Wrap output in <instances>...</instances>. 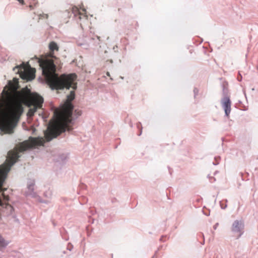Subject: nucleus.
Returning a JSON list of instances; mask_svg holds the SVG:
<instances>
[{"label":"nucleus","instance_id":"nucleus-24","mask_svg":"<svg viewBox=\"0 0 258 258\" xmlns=\"http://www.w3.org/2000/svg\"><path fill=\"white\" fill-rule=\"evenodd\" d=\"M242 80V76L239 73H238V76L237 77V80L238 81H241Z\"/></svg>","mask_w":258,"mask_h":258},{"label":"nucleus","instance_id":"nucleus-23","mask_svg":"<svg viewBox=\"0 0 258 258\" xmlns=\"http://www.w3.org/2000/svg\"><path fill=\"white\" fill-rule=\"evenodd\" d=\"M80 46H85V48H87L88 47V44L87 43H78Z\"/></svg>","mask_w":258,"mask_h":258},{"label":"nucleus","instance_id":"nucleus-30","mask_svg":"<svg viewBox=\"0 0 258 258\" xmlns=\"http://www.w3.org/2000/svg\"><path fill=\"white\" fill-rule=\"evenodd\" d=\"M40 202L41 203H47V201H40Z\"/></svg>","mask_w":258,"mask_h":258},{"label":"nucleus","instance_id":"nucleus-1","mask_svg":"<svg viewBox=\"0 0 258 258\" xmlns=\"http://www.w3.org/2000/svg\"><path fill=\"white\" fill-rule=\"evenodd\" d=\"M75 97V92L71 91L70 94L67 95V99L62 108L60 110L57 109L54 112L53 117L55 119L54 123L52 125L48 126L44 132L45 142H50L66 131H72V125L74 124L75 120L82 114V111L75 108L72 102Z\"/></svg>","mask_w":258,"mask_h":258},{"label":"nucleus","instance_id":"nucleus-9","mask_svg":"<svg viewBox=\"0 0 258 258\" xmlns=\"http://www.w3.org/2000/svg\"><path fill=\"white\" fill-rule=\"evenodd\" d=\"M14 83L11 81H9V85L14 89L17 90L20 88V86L19 84V79L15 78L13 79Z\"/></svg>","mask_w":258,"mask_h":258},{"label":"nucleus","instance_id":"nucleus-5","mask_svg":"<svg viewBox=\"0 0 258 258\" xmlns=\"http://www.w3.org/2000/svg\"><path fill=\"white\" fill-rule=\"evenodd\" d=\"M244 223L241 220H235L232 224L231 230L234 233H238L237 238H239L243 233Z\"/></svg>","mask_w":258,"mask_h":258},{"label":"nucleus","instance_id":"nucleus-29","mask_svg":"<svg viewBox=\"0 0 258 258\" xmlns=\"http://www.w3.org/2000/svg\"><path fill=\"white\" fill-rule=\"evenodd\" d=\"M107 61H109L110 63H113V60L112 59L108 60H107Z\"/></svg>","mask_w":258,"mask_h":258},{"label":"nucleus","instance_id":"nucleus-21","mask_svg":"<svg viewBox=\"0 0 258 258\" xmlns=\"http://www.w3.org/2000/svg\"><path fill=\"white\" fill-rule=\"evenodd\" d=\"M23 90H25L26 91L27 93H30L31 91L28 88V87L27 86L24 87L23 89Z\"/></svg>","mask_w":258,"mask_h":258},{"label":"nucleus","instance_id":"nucleus-3","mask_svg":"<svg viewBox=\"0 0 258 258\" xmlns=\"http://www.w3.org/2000/svg\"><path fill=\"white\" fill-rule=\"evenodd\" d=\"M41 69L42 74L51 90H63L64 88L76 90L77 84L75 81L77 76L75 74H62L56 73V66L51 59H41L36 58Z\"/></svg>","mask_w":258,"mask_h":258},{"label":"nucleus","instance_id":"nucleus-18","mask_svg":"<svg viewBox=\"0 0 258 258\" xmlns=\"http://www.w3.org/2000/svg\"><path fill=\"white\" fill-rule=\"evenodd\" d=\"M220 207H221V209H226V207H227V206L226 204H224L222 203V202H220Z\"/></svg>","mask_w":258,"mask_h":258},{"label":"nucleus","instance_id":"nucleus-25","mask_svg":"<svg viewBox=\"0 0 258 258\" xmlns=\"http://www.w3.org/2000/svg\"><path fill=\"white\" fill-rule=\"evenodd\" d=\"M218 225H219V224H218V223H217L216 224H215L214 225L213 228H214V229L215 230H216V229H217V226H218Z\"/></svg>","mask_w":258,"mask_h":258},{"label":"nucleus","instance_id":"nucleus-35","mask_svg":"<svg viewBox=\"0 0 258 258\" xmlns=\"http://www.w3.org/2000/svg\"><path fill=\"white\" fill-rule=\"evenodd\" d=\"M225 202L227 203V200H225Z\"/></svg>","mask_w":258,"mask_h":258},{"label":"nucleus","instance_id":"nucleus-7","mask_svg":"<svg viewBox=\"0 0 258 258\" xmlns=\"http://www.w3.org/2000/svg\"><path fill=\"white\" fill-rule=\"evenodd\" d=\"M35 185L34 180L29 179L27 181V190L25 192L27 196H30L32 197L36 196V193L34 191V186Z\"/></svg>","mask_w":258,"mask_h":258},{"label":"nucleus","instance_id":"nucleus-6","mask_svg":"<svg viewBox=\"0 0 258 258\" xmlns=\"http://www.w3.org/2000/svg\"><path fill=\"white\" fill-rule=\"evenodd\" d=\"M222 106L224 110L225 115L229 116L231 111V100L229 97L225 95L221 100Z\"/></svg>","mask_w":258,"mask_h":258},{"label":"nucleus","instance_id":"nucleus-10","mask_svg":"<svg viewBox=\"0 0 258 258\" xmlns=\"http://www.w3.org/2000/svg\"><path fill=\"white\" fill-rule=\"evenodd\" d=\"M22 126L24 130L28 131H31L33 135H34L35 132L36 131L35 128L32 125L28 126L25 122L23 123Z\"/></svg>","mask_w":258,"mask_h":258},{"label":"nucleus","instance_id":"nucleus-26","mask_svg":"<svg viewBox=\"0 0 258 258\" xmlns=\"http://www.w3.org/2000/svg\"><path fill=\"white\" fill-rule=\"evenodd\" d=\"M20 4L24 5L25 4L24 0H18Z\"/></svg>","mask_w":258,"mask_h":258},{"label":"nucleus","instance_id":"nucleus-22","mask_svg":"<svg viewBox=\"0 0 258 258\" xmlns=\"http://www.w3.org/2000/svg\"><path fill=\"white\" fill-rule=\"evenodd\" d=\"M194 92L195 94V97L198 94L199 90L197 88H195L194 89Z\"/></svg>","mask_w":258,"mask_h":258},{"label":"nucleus","instance_id":"nucleus-33","mask_svg":"<svg viewBox=\"0 0 258 258\" xmlns=\"http://www.w3.org/2000/svg\"><path fill=\"white\" fill-rule=\"evenodd\" d=\"M63 253L65 254L66 253V251H63Z\"/></svg>","mask_w":258,"mask_h":258},{"label":"nucleus","instance_id":"nucleus-31","mask_svg":"<svg viewBox=\"0 0 258 258\" xmlns=\"http://www.w3.org/2000/svg\"><path fill=\"white\" fill-rule=\"evenodd\" d=\"M107 76H110L109 73L107 72Z\"/></svg>","mask_w":258,"mask_h":258},{"label":"nucleus","instance_id":"nucleus-8","mask_svg":"<svg viewBox=\"0 0 258 258\" xmlns=\"http://www.w3.org/2000/svg\"><path fill=\"white\" fill-rule=\"evenodd\" d=\"M68 156L64 153H59L53 158V160L56 162L64 163L67 160Z\"/></svg>","mask_w":258,"mask_h":258},{"label":"nucleus","instance_id":"nucleus-36","mask_svg":"<svg viewBox=\"0 0 258 258\" xmlns=\"http://www.w3.org/2000/svg\"><path fill=\"white\" fill-rule=\"evenodd\" d=\"M155 256V255H154V256H153L152 258H154Z\"/></svg>","mask_w":258,"mask_h":258},{"label":"nucleus","instance_id":"nucleus-15","mask_svg":"<svg viewBox=\"0 0 258 258\" xmlns=\"http://www.w3.org/2000/svg\"><path fill=\"white\" fill-rule=\"evenodd\" d=\"M43 101V98L42 96L38 95L37 98V102L39 106H42Z\"/></svg>","mask_w":258,"mask_h":258},{"label":"nucleus","instance_id":"nucleus-13","mask_svg":"<svg viewBox=\"0 0 258 258\" xmlns=\"http://www.w3.org/2000/svg\"><path fill=\"white\" fill-rule=\"evenodd\" d=\"M5 208L8 211L9 215H12L14 209V208L11 205H10V204L6 205Z\"/></svg>","mask_w":258,"mask_h":258},{"label":"nucleus","instance_id":"nucleus-2","mask_svg":"<svg viewBox=\"0 0 258 258\" xmlns=\"http://www.w3.org/2000/svg\"><path fill=\"white\" fill-rule=\"evenodd\" d=\"M0 96V113L6 118L2 122L1 131L4 134H12L17 125L20 116L24 111L21 100L17 94L12 93L6 86Z\"/></svg>","mask_w":258,"mask_h":258},{"label":"nucleus","instance_id":"nucleus-4","mask_svg":"<svg viewBox=\"0 0 258 258\" xmlns=\"http://www.w3.org/2000/svg\"><path fill=\"white\" fill-rule=\"evenodd\" d=\"M25 66L24 62L22 64L17 65L15 68H13V71H15L17 69L18 71L20 72V77L21 78L26 82L31 81L34 80L35 78V70H34V72H25L24 71H22V70H25Z\"/></svg>","mask_w":258,"mask_h":258},{"label":"nucleus","instance_id":"nucleus-20","mask_svg":"<svg viewBox=\"0 0 258 258\" xmlns=\"http://www.w3.org/2000/svg\"><path fill=\"white\" fill-rule=\"evenodd\" d=\"M208 177L210 179V181L211 182H213V181L216 180V179L215 177H210L209 175H208Z\"/></svg>","mask_w":258,"mask_h":258},{"label":"nucleus","instance_id":"nucleus-16","mask_svg":"<svg viewBox=\"0 0 258 258\" xmlns=\"http://www.w3.org/2000/svg\"><path fill=\"white\" fill-rule=\"evenodd\" d=\"M137 128L140 131V133L139 134V136H141V134H142V129H143V127H142V124L140 122H138L137 123Z\"/></svg>","mask_w":258,"mask_h":258},{"label":"nucleus","instance_id":"nucleus-34","mask_svg":"<svg viewBox=\"0 0 258 258\" xmlns=\"http://www.w3.org/2000/svg\"><path fill=\"white\" fill-rule=\"evenodd\" d=\"M37 3H34V5L36 6Z\"/></svg>","mask_w":258,"mask_h":258},{"label":"nucleus","instance_id":"nucleus-17","mask_svg":"<svg viewBox=\"0 0 258 258\" xmlns=\"http://www.w3.org/2000/svg\"><path fill=\"white\" fill-rule=\"evenodd\" d=\"M73 248V245L71 243H69L67 246V250H69L70 251H71L72 249Z\"/></svg>","mask_w":258,"mask_h":258},{"label":"nucleus","instance_id":"nucleus-28","mask_svg":"<svg viewBox=\"0 0 258 258\" xmlns=\"http://www.w3.org/2000/svg\"><path fill=\"white\" fill-rule=\"evenodd\" d=\"M29 7V8H30L31 9H33V5H32V4H30Z\"/></svg>","mask_w":258,"mask_h":258},{"label":"nucleus","instance_id":"nucleus-12","mask_svg":"<svg viewBox=\"0 0 258 258\" xmlns=\"http://www.w3.org/2000/svg\"><path fill=\"white\" fill-rule=\"evenodd\" d=\"M37 111V108L34 107L33 108H30L28 113H27V116H28V119L29 120L30 117H32L34 113Z\"/></svg>","mask_w":258,"mask_h":258},{"label":"nucleus","instance_id":"nucleus-27","mask_svg":"<svg viewBox=\"0 0 258 258\" xmlns=\"http://www.w3.org/2000/svg\"><path fill=\"white\" fill-rule=\"evenodd\" d=\"M164 237H166V236H162L160 238V240L161 241H164V240L163 239V238H164Z\"/></svg>","mask_w":258,"mask_h":258},{"label":"nucleus","instance_id":"nucleus-19","mask_svg":"<svg viewBox=\"0 0 258 258\" xmlns=\"http://www.w3.org/2000/svg\"><path fill=\"white\" fill-rule=\"evenodd\" d=\"M220 158V157H215V160H216V162H213V164L214 165H216L217 164H218V159H219Z\"/></svg>","mask_w":258,"mask_h":258},{"label":"nucleus","instance_id":"nucleus-32","mask_svg":"<svg viewBox=\"0 0 258 258\" xmlns=\"http://www.w3.org/2000/svg\"><path fill=\"white\" fill-rule=\"evenodd\" d=\"M53 57L55 59H57V58L54 56H53Z\"/></svg>","mask_w":258,"mask_h":258},{"label":"nucleus","instance_id":"nucleus-11","mask_svg":"<svg viewBox=\"0 0 258 258\" xmlns=\"http://www.w3.org/2000/svg\"><path fill=\"white\" fill-rule=\"evenodd\" d=\"M49 48L51 52H53L54 50H58V47L56 42L54 41L51 42L49 44Z\"/></svg>","mask_w":258,"mask_h":258},{"label":"nucleus","instance_id":"nucleus-14","mask_svg":"<svg viewBox=\"0 0 258 258\" xmlns=\"http://www.w3.org/2000/svg\"><path fill=\"white\" fill-rule=\"evenodd\" d=\"M8 244L5 240L2 237H0V246L2 247H6Z\"/></svg>","mask_w":258,"mask_h":258}]
</instances>
